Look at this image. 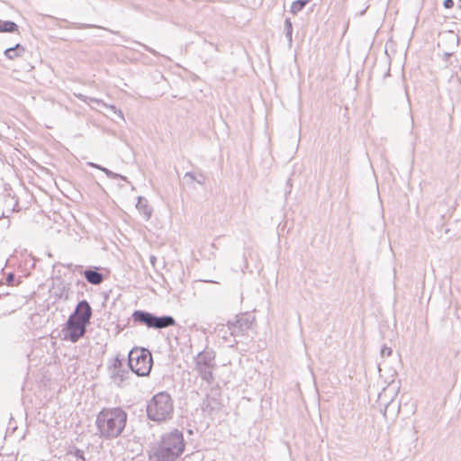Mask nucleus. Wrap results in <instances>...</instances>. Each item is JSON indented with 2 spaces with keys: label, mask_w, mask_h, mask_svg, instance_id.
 I'll return each instance as SVG.
<instances>
[{
  "label": "nucleus",
  "mask_w": 461,
  "mask_h": 461,
  "mask_svg": "<svg viewBox=\"0 0 461 461\" xmlns=\"http://www.w3.org/2000/svg\"><path fill=\"white\" fill-rule=\"evenodd\" d=\"M127 419V412L121 407L104 408L96 416V434L107 440L114 439L122 433Z\"/></svg>",
  "instance_id": "1"
},
{
  "label": "nucleus",
  "mask_w": 461,
  "mask_h": 461,
  "mask_svg": "<svg viewBox=\"0 0 461 461\" xmlns=\"http://www.w3.org/2000/svg\"><path fill=\"white\" fill-rule=\"evenodd\" d=\"M185 449L183 432L175 429L164 433L157 445L152 448L149 457L151 461H176Z\"/></svg>",
  "instance_id": "2"
},
{
  "label": "nucleus",
  "mask_w": 461,
  "mask_h": 461,
  "mask_svg": "<svg viewBox=\"0 0 461 461\" xmlns=\"http://www.w3.org/2000/svg\"><path fill=\"white\" fill-rule=\"evenodd\" d=\"M147 417L157 423L170 420L174 414V401L167 392L154 394L146 406Z\"/></svg>",
  "instance_id": "3"
},
{
  "label": "nucleus",
  "mask_w": 461,
  "mask_h": 461,
  "mask_svg": "<svg viewBox=\"0 0 461 461\" xmlns=\"http://www.w3.org/2000/svg\"><path fill=\"white\" fill-rule=\"evenodd\" d=\"M153 364L150 351L145 348H134L128 354V366L139 376L150 373Z\"/></svg>",
  "instance_id": "4"
},
{
  "label": "nucleus",
  "mask_w": 461,
  "mask_h": 461,
  "mask_svg": "<svg viewBox=\"0 0 461 461\" xmlns=\"http://www.w3.org/2000/svg\"><path fill=\"white\" fill-rule=\"evenodd\" d=\"M195 371L200 377L208 384L214 380L212 370L215 368V352L212 349L205 348L199 352L194 357Z\"/></svg>",
  "instance_id": "5"
},
{
  "label": "nucleus",
  "mask_w": 461,
  "mask_h": 461,
  "mask_svg": "<svg viewBox=\"0 0 461 461\" xmlns=\"http://www.w3.org/2000/svg\"><path fill=\"white\" fill-rule=\"evenodd\" d=\"M87 326L88 324L75 320L74 316L69 315L62 329L63 339L73 343L77 342L85 336Z\"/></svg>",
  "instance_id": "6"
},
{
  "label": "nucleus",
  "mask_w": 461,
  "mask_h": 461,
  "mask_svg": "<svg viewBox=\"0 0 461 461\" xmlns=\"http://www.w3.org/2000/svg\"><path fill=\"white\" fill-rule=\"evenodd\" d=\"M255 318L249 312L240 313L227 322L230 334L233 337L243 336L251 328Z\"/></svg>",
  "instance_id": "7"
},
{
  "label": "nucleus",
  "mask_w": 461,
  "mask_h": 461,
  "mask_svg": "<svg viewBox=\"0 0 461 461\" xmlns=\"http://www.w3.org/2000/svg\"><path fill=\"white\" fill-rule=\"evenodd\" d=\"M108 372L111 381L118 387L124 386L130 375V371L126 369L122 359L118 356L113 358V364L108 366Z\"/></svg>",
  "instance_id": "8"
},
{
  "label": "nucleus",
  "mask_w": 461,
  "mask_h": 461,
  "mask_svg": "<svg viewBox=\"0 0 461 461\" xmlns=\"http://www.w3.org/2000/svg\"><path fill=\"white\" fill-rule=\"evenodd\" d=\"M70 315L74 316L75 320H78L81 322L89 325L93 315V310L86 300H81L77 303L74 312Z\"/></svg>",
  "instance_id": "9"
},
{
  "label": "nucleus",
  "mask_w": 461,
  "mask_h": 461,
  "mask_svg": "<svg viewBox=\"0 0 461 461\" xmlns=\"http://www.w3.org/2000/svg\"><path fill=\"white\" fill-rule=\"evenodd\" d=\"M99 270L100 268L97 267H88L84 270L83 275L89 284L99 285L105 279L104 275Z\"/></svg>",
  "instance_id": "10"
},
{
  "label": "nucleus",
  "mask_w": 461,
  "mask_h": 461,
  "mask_svg": "<svg viewBox=\"0 0 461 461\" xmlns=\"http://www.w3.org/2000/svg\"><path fill=\"white\" fill-rule=\"evenodd\" d=\"M154 313L143 311L135 310L131 314V319L134 323L145 325L149 329H152Z\"/></svg>",
  "instance_id": "11"
},
{
  "label": "nucleus",
  "mask_w": 461,
  "mask_h": 461,
  "mask_svg": "<svg viewBox=\"0 0 461 461\" xmlns=\"http://www.w3.org/2000/svg\"><path fill=\"white\" fill-rule=\"evenodd\" d=\"M176 324V320L170 315L153 316L152 329L161 330L168 327L175 326Z\"/></svg>",
  "instance_id": "12"
},
{
  "label": "nucleus",
  "mask_w": 461,
  "mask_h": 461,
  "mask_svg": "<svg viewBox=\"0 0 461 461\" xmlns=\"http://www.w3.org/2000/svg\"><path fill=\"white\" fill-rule=\"evenodd\" d=\"M136 208L140 213L143 214L146 221L150 219L152 214V208L149 205L147 199L142 196H139Z\"/></svg>",
  "instance_id": "13"
},
{
  "label": "nucleus",
  "mask_w": 461,
  "mask_h": 461,
  "mask_svg": "<svg viewBox=\"0 0 461 461\" xmlns=\"http://www.w3.org/2000/svg\"><path fill=\"white\" fill-rule=\"evenodd\" d=\"M24 52L25 48L22 44L17 43L15 46L6 49L4 54L8 59L13 60L16 58L22 57Z\"/></svg>",
  "instance_id": "14"
},
{
  "label": "nucleus",
  "mask_w": 461,
  "mask_h": 461,
  "mask_svg": "<svg viewBox=\"0 0 461 461\" xmlns=\"http://www.w3.org/2000/svg\"><path fill=\"white\" fill-rule=\"evenodd\" d=\"M18 25L12 21L0 20V32H18Z\"/></svg>",
  "instance_id": "15"
},
{
  "label": "nucleus",
  "mask_w": 461,
  "mask_h": 461,
  "mask_svg": "<svg viewBox=\"0 0 461 461\" xmlns=\"http://www.w3.org/2000/svg\"><path fill=\"white\" fill-rule=\"evenodd\" d=\"M311 0H295L292 3L291 13L296 14L301 12Z\"/></svg>",
  "instance_id": "16"
},
{
  "label": "nucleus",
  "mask_w": 461,
  "mask_h": 461,
  "mask_svg": "<svg viewBox=\"0 0 461 461\" xmlns=\"http://www.w3.org/2000/svg\"><path fill=\"white\" fill-rule=\"evenodd\" d=\"M285 32L288 44L291 46L293 42V24L290 18L285 20Z\"/></svg>",
  "instance_id": "17"
},
{
  "label": "nucleus",
  "mask_w": 461,
  "mask_h": 461,
  "mask_svg": "<svg viewBox=\"0 0 461 461\" xmlns=\"http://www.w3.org/2000/svg\"><path fill=\"white\" fill-rule=\"evenodd\" d=\"M100 170L103 171L109 178H112V179H122L125 182H129L128 181V178L125 176H122L121 174H118V173H114L113 171H111L110 169L104 167L102 166V167H100Z\"/></svg>",
  "instance_id": "18"
},
{
  "label": "nucleus",
  "mask_w": 461,
  "mask_h": 461,
  "mask_svg": "<svg viewBox=\"0 0 461 461\" xmlns=\"http://www.w3.org/2000/svg\"><path fill=\"white\" fill-rule=\"evenodd\" d=\"M75 27L77 29H86V28H94L95 27V28H99V29L107 31L113 34H120V32L117 31H113L108 28H105V27L96 26V25L88 24V23H77V24H75Z\"/></svg>",
  "instance_id": "19"
},
{
  "label": "nucleus",
  "mask_w": 461,
  "mask_h": 461,
  "mask_svg": "<svg viewBox=\"0 0 461 461\" xmlns=\"http://www.w3.org/2000/svg\"><path fill=\"white\" fill-rule=\"evenodd\" d=\"M70 453L73 454L77 458L81 459L82 461H86L85 453L83 450L75 447L74 450Z\"/></svg>",
  "instance_id": "20"
},
{
  "label": "nucleus",
  "mask_w": 461,
  "mask_h": 461,
  "mask_svg": "<svg viewBox=\"0 0 461 461\" xmlns=\"http://www.w3.org/2000/svg\"><path fill=\"white\" fill-rule=\"evenodd\" d=\"M380 353L382 357H390L393 353V349L384 345L382 347Z\"/></svg>",
  "instance_id": "21"
},
{
  "label": "nucleus",
  "mask_w": 461,
  "mask_h": 461,
  "mask_svg": "<svg viewBox=\"0 0 461 461\" xmlns=\"http://www.w3.org/2000/svg\"><path fill=\"white\" fill-rule=\"evenodd\" d=\"M134 42L139 44V45H140L141 47H143L144 50H146L147 51L150 52L151 54H153L155 56H160V54L158 51H156L154 49L149 47L148 45H145V44L140 43L139 41H134Z\"/></svg>",
  "instance_id": "22"
},
{
  "label": "nucleus",
  "mask_w": 461,
  "mask_h": 461,
  "mask_svg": "<svg viewBox=\"0 0 461 461\" xmlns=\"http://www.w3.org/2000/svg\"><path fill=\"white\" fill-rule=\"evenodd\" d=\"M203 411L212 412L214 409V407L212 405V403L209 402V397H206V401L203 402Z\"/></svg>",
  "instance_id": "23"
},
{
  "label": "nucleus",
  "mask_w": 461,
  "mask_h": 461,
  "mask_svg": "<svg viewBox=\"0 0 461 461\" xmlns=\"http://www.w3.org/2000/svg\"><path fill=\"white\" fill-rule=\"evenodd\" d=\"M108 108L116 114L120 119L124 120L123 113L121 110L117 109L114 105H110Z\"/></svg>",
  "instance_id": "24"
},
{
  "label": "nucleus",
  "mask_w": 461,
  "mask_h": 461,
  "mask_svg": "<svg viewBox=\"0 0 461 461\" xmlns=\"http://www.w3.org/2000/svg\"><path fill=\"white\" fill-rule=\"evenodd\" d=\"M184 178L187 180L188 184H192L194 181H195L196 176L192 172H186L184 176Z\"/></svg>",
  "instance_id": "25"
},
{
  "label": "nucleus",
  "mask_w": 461,
  "mask_h": 461,
  "mask_svg": "<svg viewBox=\"0 0 461 461\" xmlns=\"http://www.w3.org/2000/svg\"><path fill=\"white\" fill-rule=\"evenodd\" d=\"M14 280H15V275L14 273L7 274L6 278H5V283L8 285H13L14 283Z\"/></svg>",
  "instance_id": "26"
},
{
  "label": "nucleus",
  "mask_w": 461,
  "mask_h": 461,
  "mask_svg": "<svg viewBox=\"0 0 461 461\" xmlns=\"http://www.w3.org/2000/svg\"><path fill=\"white\" fill-rule=\"evenodd\" d=\"M206 180V177L203 174H199L198 176H196L195 182L201 185H204Z\"/></svg>",
  "instance_id": "27"
},
{
  "label": "nucleus",
  "mask_w": 461,
  "mask_h": 461,
  "mask_svg": "<svg viewBox=\"0 0 461 461\" xmlns=\"http://www.w3.org/2000/svg\"><path fill=\"white\" fill-rule=\"evenodd\" d=\"M443 5L445 8H451L454 6V1L453 0H444Z\"/></svg>",
  "instance_id": "28"
},
{
  "label": "nucleus",
  "mask_w": 461,
  "mask_h": 461,
  "mask_svg": "<svg viewBox=\"0 0 461 461\" xmlns=\"http://www.w3.org/2000/svg\"><path fill=\"white\" fill-rule=\"evenodd\" d=\"M87 166H89L91 167H94V168H97L99 170H100V167H102L101 165H98V164H95V163H93V162H88Z\"/></svg>",
  "instance_id": "29"
},
{
  "label": "nucleus",
  "mask_w": 461,
  "mask_h": 461,
  "mask_svg": "<svg viewBox=\"0 0 461 461\" xmlns=\"http://www.w3.org/2000/svg\"><path fill=\"white\" fill-rule=\"evenodd\" d=\"M90 101L95 102V103H100L99 100H97L96 98H92V97L90 98Z\"/></svg>",
  "instance_id": "30"
},
{
  "label": "nucleus",
  "mask_w": 461,
  "mask_h": 461,
  "mask_svg": "<svg viewBox=\"0 0 461 461\" xmlns=\"http://www.w3.org/2000/svg\"><path fill=\"white\" fill-rule=\"evenodd\" d=\"M211 46L214 47L216 50H218L217 45H214L212 42L209 43Z\"/></svg>",
  "instance_id": "31"
},
{
  "label": "nucleus",
  "mask_w": 461,
  "mask_h": 461,
  "mask_svg": "<svg viewBox=\"0 0 461 461\" xmlns=\"http://www.w3.org/2000/svg\"><path fill=\"white\" fill-rule=\"evenodd\" d=\"M211 246H212L213 249H217V247H216L215 243H213V242L211 244Z\"/></svg>",
  "instance_id": "32"
},
{
  "label": "nucleus",
  "mask_w": 461,
  "mask_h": 461,
  "mask_svg": "<svg viewBox=\"0 0 461 461\" xmlns=\"http://www.w3.org/2000/svg\"><path fill=\"white\" fill-rule=\"evenodd\" d=\"M154 260H156V258H155L154 257H151V258H150V261H151V263H153V262H154Z\"/></svg>",
  "instance_id": "33"
}]
</instances>
